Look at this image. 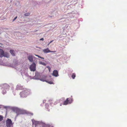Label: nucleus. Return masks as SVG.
I'll use <instances>...</instances> for the list:
<instances>
[{
	"label": "nucleus",
	"mask_w": 127,
	"mask_h": 127,
	"mask_svg": "<svg viewBox=\"0 0 127 127\" xmlns=\"http://www.w3.org/2000/svg\"><path fill=\"white\" fill-rule=\"evenodd\" d=\"M9 55L8 53L6 52H4L2 49H0V57H4L7 58L9 57Z\"/></svg>",
	"instance_id": "nucleus-1"
},
{
	"label": "nucleus",
	"mask_w": 127,
	"mask_h": 127,
	"mask_svg": "<svg viewBox=\"0 0 127 127\" xmlns=\"http://www.w3.org/2000/svg\"><path fill=\"white\" fill-rule=\"evenodd\" d=\"M30 93L29 91L27 90L23 91L20 93L21 96L22 97H26Z\"/></svg>",
	"instance_id": "nucleus-2"
},
{
	"label": "nucleus",
	"mask_w": 127,
	"mask_h": 127,
	"mask_svg": "<svg viewBox=\"0 0 127 127\" xmlns=\"http://www.w3.org/2000/svg\"><path fill=\"white\" fill-rule=\"evenodd\" d=\"M73 100V99L72 97L67 98L64 101L63 104L66 105L68 103L70 104L72 102Z\"/></svg>",
	"instance_id": "nucleus-3"
},
{
	"label": "nucleus",
	"mask_w": 127,
	"mask_h": 127,
	"mask_svg": "<svg viewBox=\"0 0 127 127\" xmlns=\"http://www.w3.org/2000/svg\"><path fill=\"white\" fill-rule=\"evenodd\" d=\"M12 125V122L11 120L8 119L6 121V125L7 127H10Z\"/></svg>",
	"instance_id": "nucleus-4"
},
{
	"label": "nucleus",
	"mask_w": 127,
	"mask_h": 127,
	"mask_svg": "<svg viewBox=\"0 0 127 127\" xmlns=\"http://www.w3.org/2000/svg\"><path fill=\"white\" fill-rule=\"evenodd\" d=\"M35 64L34 63L31 65L30 67V69L31 71H34L35 70Z\"/></svg>",
	"instance_id": "nucleus-5"
},
{
	"label": "nucleus",
	"mask_w": 127,
	"mask_h": 127,
	"mask_svg": "<svg viewBox=\"0 0 127 127\" xmlns=\"http://www.w3.org/2000/svg\"><path fill=\"white\" fill-rule=\"evenodd\" d=\"M43 51L45 53H47L49 52H56V51H52L49 50L48 48L44 49L43 50Z\"/></svg>",
	"instance_id": "nucleus-6"
},
{
	"label": "nucleus",
	"mask_w": 127,
	"mask_h": 127,
	"mask_svg": "<svg viewBox=\"0 0 127 127\" xmlns=\"http://www.w3.org/2000/svg\"><path fill=\"white\" fill-rule=\"evenodd\" d=\"M2 87L5 89H8L9 88V86L7 84H4L2 86Z\"/></svg>",
	"instance_id": "nucleus-7"
},
{
	"label": "nucleus",
	"mask_w": 127,
	"mask_h": 127,
	"mask_svg": "<svg viewBox=\"0 0 127 127\" xmlns=\"http://www.w3.org/2000/svg\"><path fill=\"white\" fill-rule=\"evenodd\" d=\"M53 76L57 77L58 75V71L56 70H54L53 72Z\"/></svg>",
	"instance_id": "nucleus-8"
},
{
	"label": "nucleus",
	"mask_w": 127,
	"mask_h": 127,
	"mask_svg": "<svg viewBox=\"0 0 127 127\" xmlns=\"http://www.w3.org/2000/svg\"><path fill=\"white\" fill-rule=\"evenodd\" d=\"M28 59L31 62H33V56L32 55H29L28 57Z\"/></svg>",
	"instance_id": "nucleus-9"
},
{
	"label": "nucleus",
	"mask_w": 127,
	"mask_h": 127,
	"mask_svg": "<svg viewBox=\"0 0 127 127\" xmlns=\"http://www.w3.org/2000/svg\"><path fill=\"white\" fill-rule=\"evenodd\" d=\"M16 113L17 115H18L19 114H22V111L20 110H18L17 111Z\"/></svg>",
	"instance_id": "nucleus-10"
},
{
	"label": "nucleus",
	"mask_w": 127,
	"mask_h": 127,
	"mask_svg": "<svg viewBox=\"0 0 127 127\" xmlns=\"http://www.w3.org/2000/svg\"><path fill=\"white\" fill-rule=\"evenodd\" d=\"M10 52L11 54L13 56H15V54H14V51L13 50H10Z\"/></svg>",
	"instance_id": "nucleus-11"
},
{
	"label": "nucleus",
	"mask_w": 127,
	"mask_h": 127,
	"mask_svg": "<svg viewBox=\"0 0 127 127\" xmlns=\"http://www.w3.org/2000/svg\"><path fill=\"white\" fill-rule=\"evenodd\" d=\"M39 63L40 64H42L43 65H46V64L45 63L42 62H40Z\"/></svg>",
	"instance_id": "nucleus-12"
},
{
	"label": "nucleus",
	"mask_w": 127,
	"mask_h": 127,
	"mask_svg": "<svg viewBox=\"0 0 127 127\" xmlns=\"http://www.w3.org/2000/svg\"><path fill=\"white\" fill-rule=\"evenodd\" d=\"M75 76L76 75L74 73L72 74V75L71 77L73 79H74Z\"/></svg>",
	"instance_id": "nucleus-13"
},
{
	"label": "nucleus",
	"mask_w": 127,
	"mask_h": 127,
	"mask_svg": "<svg viewBox=\"0 0 127 127\" xmlns=\"http://www.w3.org/2000/svg\"><path fill=\"white\" fill-rule=\"evenodd\" d=\"M3 119V117L2 116L0 115V122Z\"/></svg>",
	"instance_id": "nucleus-14"
},
{
	"label": "nucleus",
	"mask_w": 127,
	"mask_h": 127,
	"mask_svg": "<svg viewBox=\"0 0 127 127\" xmlns=\"http://www.w3.org/2000/svg\"><path fill=\"white\" fill-rule=\"evenodd\" d=\"M30 14V13H25L24 14V15L26 16H29Z\"/></svg>",
	"instance_id": "nucleus-15"
},
{
	"label": "nucleus",
	"mask_w": 127,
	"mask_h": 127,
	"mask_svg": "<svg viewBox=\"0 0 127 127\" xmlns=\"http://www.w3.org/2000/svg\"><path fill=\"white\" fill-rule=\"evenodd\" d=\"M43 127H49V126L48 125H45Z\"/></svg>",
	"instance_id": "nucleus-16"
},
{
	"label": "nucleus",
	"mask_w": 127,
	"mask_h": 127,
	"mask_svg": "<svg viewBox=\"0 0 127 127\" xmlns=\"http://www.w3.org/2000/svg\"><path fill=\"white\" fill-rule=\"evenodd\" d=\"M48 83L50 84H53V82L52 81H49L48 82Z\"/></svg>",
	"instance_id": "nucleus-17"
},
{
	"label": "nucleus",
	"mask_w": 127,
	"mask_h": 127,
	"mask_svg": "<svg viewBox=\"0 0 127 127\" xmlns=\"http://www.w3.org/2000/svg\"><path fill=\"white\" fill-rule=\"evenodd\" d=\"M17 16L13 20V21H14L17 18Z\"/></svg>",
	"instance_id": "nucleus-18"
},
{
	"label": "nucleus",
	"mask_w": 127,
	"mask_h": 127,
	"mask_svg": "<svg viewBox=\"0 0 127 127\" xmlns=\"http://www.w3.org/2000/svg\"><path fill=\"white\" fill-rule=\"evenodd\" d=\"M53 41V40H52V41H50V42L49 43H48V45H49V44H50L51 43V42H52Z\"/></svg>",
	"instance_id": "nucleus-19"
},
{
	"label": "nucleus",
	"mask_w": 127,
	"mask_h": 127,
	"mask_svg": "<svg viewBox=\"0 0 127 127\" xmlns=\"http://www.w3.org/2000/svg\"><path fill=\"white\" fill-rule=\"evenodd\" d=\"M35 55L36 56H37L39 58H41V57L39 56H38V55Z\"/></svg>",
	"instance_id": "nucleus-20"
},
{
	"label": "nucleus",
	"mask_w": 127,
	"mask_h": 127,
	"mask_svg": "<svg viewBox=\"0 0 127 127\" xmlns=\"http://www.w3.org/2000/svg\"><path fill=\"white\" fill-rule=\"evenodd\" d=\"M40 40L43 41L44 40V39L43 38H42L40 39Z\"/></svg>",
	"instance_id": "nucleus-21"
},
{
	"label": "nucleus",
	"mask_w": 127,
	"mask_h": 127,
	"mask_svg": "<svg viewBox=\"0 0 127 127\" xmlns=\"http://www.w3.org/2000/svg\"><path fill=\"white\" fill-rule=\"evenodd\" d=\"M41 59H44V58H43V57H41Z\"/></svg>",
	"instance_id": "nucleus-22"
}]
</instances>
